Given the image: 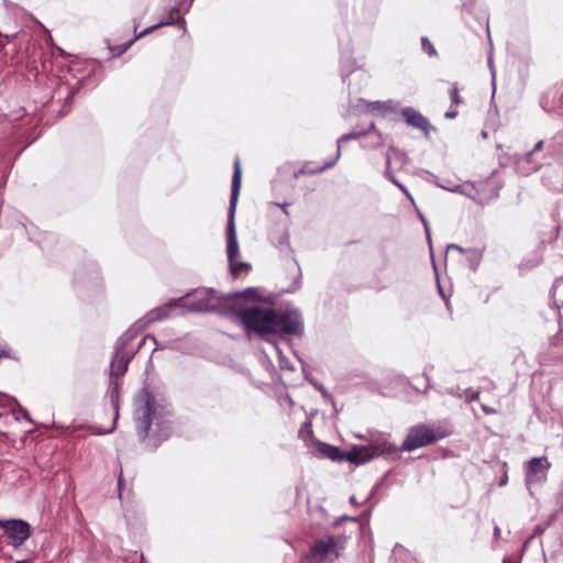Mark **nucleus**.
<instances>
[{
    "label": "nucleus",
    "mask_w": 563,
    "mask_h": 563,
    "mask_svg": "<svg viewBox=\"0 0 563 563\" xmlns=\"http://www.w3.org/2000/svg\"><path fill=\"white\" fill-rule=\"evenodd\" d=\"M16 563H33L31 560H22V561H18Z\"/></svg>",
    "instance_id": "obj_25"
},
{
    "label": "nucleus",
    "mask_w": 563,
    "mask_h": 563,
    "mask_svg": "<svg viewBox=\"0 0 563 563\" xmlns=\"http://www.w3.org/2000/svg\"><path fill=\"white\" fill-rule=\"evenodd\" d=\"M329 456L332 460H346L352 463L363 464L371 461L375 456L394 452L395 446L385 440L377 439L373 441L368 446H354L344 455L341 454V452L334 446H329Z\"/></svg>",
    "instance_id": "obj_2"
},
{
    "label": "nucleus",
    "mask_w": 563,
    "mask_h": 563,
    "mask_svg": "<svg viewBox=\"0 0 563 563\" xmlns=\"http://www.w3.org/2000/svg\"><path fill=\"white\" fill-rule=\"evenodd\" d=\"M244 325L258 333H272L274 331V309L251 307L242 312Z\"/></svg>",
    "instance_id": "obj_3"
},
{
    "label": "nucleus",
    "mask_w": 563,
    "mask_h": 563,
    "mask_svg": "<svg viewBox=\"0 0 563 563\" xmlns=\"http://www.w3.org/2000/svg\"><path fill=\"white\" fill-rule=\"evenodd\" d=\"M128 368V361L123 356H117L111 364V372L114 376H121Z\"/></svg>",
    "instance_id": "obj_13"
},
{
    "label": "nucleus",
    "mask_w": 563,
    "mask_h": 563,
    "mask_svg": "<svg viewBox=\"0 0 563 563\" xmlns=\"http://www.w3.org/2000/svg\"><path fill=\"white\" fill-rule=\"evenodd\" d=\"M401 114L409 125L420 129L424 133H428L429 129L431 128L428 119L424 118L420 112L416 111L413 108H404Z\"/></svg>",
    "instance_id": "obj_10"
},
{
    "label": "nucleus",
    "mask_w": 563,
    "mask_h": 563,
    "mask_svg": "<svg viewBox=\"0 0 563 563\" xmlns=\"http://www.w3.org/2000/svg\"><path fill=\"white\" fill-rule=\"evenodd\" d=\"M504 563H511L510 559H505Z\"/></svg>",
    "instance_id": "obj_28"
},
{
    "label": "nucleus",
    "mask_w": 563,
    "mask_h": 563,
    "mask_svg": "<svg viewBox=\"0 0 563 563\" xmlns=\"http://www.w3.org/2000/svg\"><path fill=\"white\" fill-rule=\"evenodd\" d=\"M550 468V463L545 457H533L528 462L526 471V482L528 485L543 481L547 477V472Z\"/></svg>",
    "instance_id": "obj_9"
},
{
    "label": "nucleus",
    "mask_w": 563,
    "mask_h": 563,
    "mask_svg": "<svg viewBox=\"0 0 563 563\" xmlns=\"http://www.w3.org/2000/svg\"><path fill=\"white\" fill-rule=\"evenodd\" d=\"M189 308L194 311H220L227 306V298L220 297L214 290L201 288L189 295Z\"/></svg>",
    "instance_id": "obj_5"
},
{
    "label": "nucleus",
    "mask_w": 563,
    "mask_h": 563,
    "mask_svg": "<svg viewBox=\"0 0 563 563\" xmlns=\"http://www.w3.org/2000/svg\"><path fill=\"white\" fill-rule=\"evenodd\" d=\"M167 24H169V23L167 22ZM163 25H166V23L161 22V23H158V24H156V25H153V26H151V27L145 29L144 31H142V32L140 33V35L137 36V38H139V37H142V36H144V35H146V34H148V33H150V32H152L153 30H155V29H157V27H159V26H163Z\"/></svg>",
    "instance_id": "obj_19"
},
{
    "label": "nucleus",
    "mask_w": 563,
    "mask_h": 563,
    "mask_svg": "<svg viewBox=\"0 0 563 563\" xmlns=\"http://www.w3.org/2000/svg\"><path fill=\"white\" fill-rule=\"evenodd\" d=\"M336 547L333 537L318 540L311 548L310 553L301 559L300 563H322L327 555Z\"/></svg>",
    "instance_id": "obj_8"
},
{
    "label": "nucleus",
    "mask_w": 563,
    "mask_h": 563,
    "mask_svg": "<svg viewBox=\"0 0 563 563\" xmlns=\"http://www.w3.org/2000/svg\"><path fill=\"white\" fill-rule=\"evenodd\" d=\"M456 115H457L456 111H448L445 113V118H448V119H454Z\"/></svg>",
    "instance_id": "obj_20"
},
{
    "label": "nucleus",
    "mask_w": 563,
    "mask_h": 563,
    "mask_svg": "<svg viewBox=\"0 0 563 563\" xmlns=\"http://www.w3.org/2000/svg\"><path fill=\"white\" fill-rule=\"evenodd\" d=\"M0 528H2L9 538V544L18 548L24 543L31 536L30 525L20 519L1 520Z\"/></svg>",
    "instance_id": "obj_6"
},
{
    "label": "nucleus",
    "mask_w": 563,
    "mask_h": 563,
    "mask_svg": "<svg viewBox=\"0 0 563 563\" xmlns=\"http://www.w3.org/2000/svg\"><path fill=\"white\" fill-rule=\"evenodd\" d=\"M0 356H7V353L4 351L0 352Z\"/></svg>",
    "instance_id": "obj_27"
},
{
    "label": "nucleus",
    "mask_w": 563,
    "mask_h": 563,
    "mask_svg": "<svg viewBox=\"0 0 563 563\" xmlns=\"http://www.w3.org/2000/svg\"><path fill=\"white\" fill-rule=\"evenodd\" d=\"M506 482H507V477H505V478H503V479L500 481V485H501V486H503V485H505V484H506Z\"/></svg>",
    "instance_id": "obj_26"
},
{
    "label": "nucleus",
    "mask_w": 563,
    "mask_h": 563,
    "mask_svg": "<svg viewBox=\"0 0 563 563\" xmlns=\"http://www.w3.org/2000/svg\"><path fill=\"white\" fill-rule=\"evenodd\" d=\"M151 413L152 408L150 402L147 401L145 407L142 409V419L140 421L139 428L142 429L141 437L145 438L150 427H151Z\"/></svg>",
    "instance_id": "obj_12"
},
{
    "label": "nucleus",
    "mask_w": 563,
    "mask_h": 563,
    "mask_svg": "<svg viewBox=\"0 0 563 563\" xmlns=\"http://www.w3.org/2000/svg\"><path fill=\"white\" fill-rule=\"evenodd\" d=\"M391 180H393V181H394V183H395V184H396V185H397V186H398V187H399V188H400V189H401V190H402L407 196H409V192L407 191V189H406L402 185L398 184L395 179H391Z\"/></svg>",
    "instance_id": "obj_21"
},
{
    "label": "nucleus",
    "mask_w": 563,
    "mask_h": 563,
    "mask_svg": "<svg viewBox=\"0 0 563 563\" xmlns=\"http://www.w3.org/2000/svg\"><path fill=\"white\" fill-rule=\"evenodd\" d=\"M274 321L276 324L272 333L297 334L302 328L300 317L295 311L277 312L274 310Z\"/></svg>",
    "instance_id": "obj_7"
},
{
    "label": "nucleus",
    "mask_w": 563,
    "mask_h": 563,
    "mask_svg": "<svg viewBox=\"0 0 563 563\" xmlns=\"http://www.w3.org/2000/svg\"><path fill=\"white\" fill-rule=\"evenodd\" d=\"M422 48L429 54V55H435V49L433 45L430 43V41L427 37H422L421 40Z\"/></svg>",
    "instance_id": "obj_17"
},
{
    "label": "nucleus",
    "mask_w": 563,
    "mask_h": 563,
    "mask_svg": "<svg viewBox=\"0 0 563 563\" xmlns=\"http://www.w3.org/2000/svg\"><path fill=\"white\" fill-rule=\"evenodd\" d=\"M542 147H543V141H539V142L534 145V147H533V150H532L531 152H528L527 154H525V156L522 157V159H523V161H526V162H529V161H530V157L532 156V154H533L534 152L541 151V150H542Z\"/></svg>",
    "instance_id": "obj_18"
},
{
    "label": "nucleus",
    "mask_w": 563,
    "mask_h": 563,
    "mask_svg": "<svg viewBox=\"0 0 563 563\" xmlns=\"http://www.w3.org/2000/svg\"><path fill=\"white\" fill-rule=\"evenodd\" d=\"M449 249L457 250V251H459V252H461V253H463V252H464V250H463L461 246L456 245V244H451V245H449Z\"/></svg>",
    "instance_id": "obj_22"
},
{
    "label": "nucleus",
    "mask_w": 563,
    "mask_h": 563,
    "mask_svg": "<svg viewBox=\"0 0 563 563\" xmlns=\"http://www.w3.org/2000/svg\"><path fill=\"white\" fill-rule=\"evenodd\" d=\"M360 134L358 133H349V134H344L342 135L339 140H338V154H336V158L340 156V150H341V143L344 142V141H349V140H352V139H356L358 137Z\"/></svg>",
    "instance_id": "obj_16"
},
{
    "label": "nucleus",
    "mask_w": 563,
    "mask_h": 563,
    "mask_svg": "<svg viewBox=\"0 0 563 563\" xmlns=\"http://www.w3.org/2000/svg\"><path fill=\"white\" fill-rule=\"evenodd\" d=\"M445 437L444 432L435 430L426 424H419L409 430V433L401 445L402 451H413L429 445Z\"/></svg>",
    "instance_id": "obj_4"
},
{
    "label": "nucleus",
    "mask_w": 563,
    "mask_h": 563,
    "mask_svg": "<svg viewBox=\"0 0 563 563\" xmlns=\"http://www.w3.org/2000/svg\"><path fill=\"white\" fill-rule=\"evenodd\" d=\"M276 206L280 207L287 213V206H288L287 203H284V205L277 203Z\"/></svg>",
    "instance_id": "obj_24"
},
{
    "label": "nucleus",
    "mask_w": 563,
    "mask_h": 563,
    "mask_svg": "<svg viewBox=\"0 0 563 563\" xmlns=\"http://www.w3.org/2000/svg\"><path fill=\"white\" fill-rule=\"evenodd\" d=\"M253 292H254V290H253V289H247V290H245V291H244V294H243V295H246L247 297H251V295H252Z\"/></svg>",
    "instance_id": "obj_23"
},
{
    "label": "nucleus",
    "mask_w": 563,
    "mask_h": 563,
    "mask_svg": "<svg viewBox=\"0 0 563 563\" xmlns=\"http://www.w3.org/2000/svg\"><path fill=\"white\" fill-rule=\"evenodd\" d=\"M369 106H371L372 110H377V111H389L393 109L391 101H388V102L375 101V102H372Z\"/></svg>",
    "instance_id": "obj_14"
},
{
    "label": "nucleus",
    "mask_w": 563,
    "mask_h": 563,
    "mask_svg": "<svg viewBox=\"0 0 563 563\" xmlns=\"http://www.w3.org/2000/svg\"><path fill=\"white\" fill-rule=\"evenodd\" d=\"M241 181H242V169H241V163L240 158L236 157L234 161V172L232 177V189H231V201H230V213H229V221H228V229H227V238H228V245H227V254L230 262L231 271L235 274L238 273V266L239 267H246V263H239L235 264L234 260L239 256V244H238V238L235 232V223H234V214L236 209V203L240 195L241 189Z\"/></svg>",
    "instance_id": "obj_1"
},
{
    "label": "nucleus",
    "mask_w": 563,
    "mask_h": 563,
    "mask_svg": "<svg viewBox=\"0 0 563 563\" xmlns=\"http://www.w3.org/2000/svg\"><path fill=\"white\" fill-rule=\"evenodd\" d=\"M450 97H451V102L453 106H459L462 103V99L459 95V89H457L456 85H454L452 87V89L450 90Z\"/></svg>",
    "instance_id": "obj_15"
},
{
    "label": "nucleus",
    "mask_w": 563,
    "mask_h": 563,
    "mask_svg": "<svg viewBox=\"0 0 563 563\" xmlns=\"http://www.w3.org/2000/svg\"><path fill=\"white\" fill-rule=\"evenodd\" d=\"M178 305V301H175V302H170V303H167V305H164L157 309H154L152 311L148 312L147 314V321L148 322H155V321H159L164 318H167L170 313V311L174 309V307H176Z\"/></svg>",
    "instance_id": "obj_11"
}]
</instances>
